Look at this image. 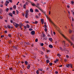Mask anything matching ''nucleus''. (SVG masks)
<instances>
[{
    "label": "nucleus",
    "instance_id": "1",
    "mask_svg": "<svg viewBox=\"0 0 74 74\" xmlns=\"http://www.w3.org/2000/svg\"><path fill=\"white\" fill-rule=\"evenodd\" d=\"M61 35L64 37V38H65L71 44V46L74 45V44L73 43H72V42H71L70 40L68 39V38H66V37H65L64 35H63V34H61Z\"/></svg>",
    "mask_w": 74,
    "mask_h": 74
},
{
    "label": "nucleus",
    "instance_id": "2",
    "mask_svg": "<svg viewBox=\"0 0 74 74\" xmlns=\"http://www.w3.org/2000/svg\"><path fill=\"white\" fill-rule=\"evenodd\" d=\"M36 5V7L38 9L42 11V9L40 7V4L39 3H37Z\"/></svg>",
    "mask_w": 74,
    "mask_h": 74
},
{
    "label": "nucleus",
    "instance_id": "3",
    "mask_svg": "<svg viewBox=\"0 0 74 74\" xmlns=\"http://www.w3.org/2000/svg\"><path fill=\"white\" fill-rule=\"evenodd\" d=\"M13 25L16 28H17L19 26V25L17 23H16L15 22L13 23Z\"/></svg>",
    "mask_w": 74,
    "mask_h": 74
},
{
    "label": "nucleus",
    "instance_id": "4",
    "mask_svg": "<svg viewBox=\"0 0 74 74\" xmlns=\"http://www.w3.org/2000/svg\"><path fill=\"white\" fill-rule=\"evenodd\" d=\"M66 66L68 68H69V67H70L71 68L73 67V65H72V64H66Z\"/></svg>",
    "mask_w": 74,
    "mask_h": 74
},
{
    "label": "nucleus",
    "instance_id": "5",
    "mask_svg": "<svg viewBox=\"0 0 74 74\" xmlns=\"http://www.w3.org/2000/svg\"><path fill=\"white\" fill-rule=\"evenodd\" d=\"M35 33V32L34 31H32L31 32V34L32 35H34Z\"/></svg>",
    "mask_w": 74,
    "mask_h": 74
},
{
    "label": "nucleus",
    "instance_id": "6",
    "mask_svg": "<svg viewBox=\"0 0 74 74\" xmlns=\"http://www.w3.org/2000/svg\"><path fill=\"white\" fill-rule=\"evenodd\" d=\"M30 3H31V5L33 6H36V4L34 3H33L32 2H30Z\"/></svg>",
    "mask_w": 74,
    "mask_h": 74
},
{
    "label": "nucleus",
    "instance_id": "7",
    "mask_svg": "<svg viewBox=\"0 0 74 74\" xmlns=\"http://www.w3.org/2000/svg\"><path fill=\"white\" fill-rule=\"evenodd\" d=\"M51 23L54 26L56 27V28H57V27L56 26L55 24H54V23H53L52 22H51Z\"/></svg>",
    "mask_w": 74,
    "mask_h": 74
},
{
    "label": "nucleus",
    "instance_id": "8",
    "mask_svg": "<svg viewBox=\"0 0 74 74\" xmlns=\"http://www.w3.org/2000/svg\"><path fill=\"white\" fill-rule=\"evenodd\" d=\"M49 48H50L51 49L53 48V46L52 45H49Z\"/></svg>",
    "mask_w": 74,
    "mask_h": 74
},
{
    "label": "nucleus",
    "instance_id": "9",
    "mask_svg": "<svg viewBox=\"0 0 74 74\" xmlns=\"http://www.w3.org/2000/svg\"><path fill=\"white\" fill-rule=\"evenodd\" d=\"M28 15V13H25V17L26 18H27Z\"/></svg>",
    "mask_w": 74,
    "mask_h": 74
},
{
    "label": "nucleus",
    "instance_id": "10",
    "mask_svg": "<svg viewBox=\"0 0 74 74\" xmlns=\"http://www.w3.org/2000/svg\"><path fill=\"white\" fill-rule=\"evenodd\" d=\"M41 22L42 24H44V20L42 18L41 19Z\"/></svg>",
    "mask_w": 74,
    "mask_h": 74
},
{
    "label": "nucleus",
    "instance_id": "11",
    "mask_svg": "<svg viewBox=\"0 0 74 74\" xmlns=\"http://www.w3.org/2000/svg\"><path fill=\"white\" fill-rule=\"evenodd\" d=\"M7 27L8 29H11V27L10 26V25H7Z\"/></svg>",
    "mask_w": 74,
    "mask_h": 74
},
{
    "label": "nucleus",
    "instance_id": "12",
    "mask_svg": "<svg viewBox=\"0 0 74 74\" xmlns=\"http://www.w3.org/2000/svg\"><path fill=\"white\" fill-rule=\"evenodd\" d=\"M8 15L10 16L11 17H12L13 16V14L12 13H10L9 14H8Z\"/></svg>",
    "mask_w": 74,
    "mask_h": 74
},
{
    "label": "nucleus",
    "instance_id": "13",
    "mask_svg": "<svg viewBox=\"0 0 74 74\" xmlns=\"http://www.w3.org/2000/svg\"><path fill=\"white\" fill-rule=\"evenodd\" d=\"M30 11L31 12L33 13V9L32 8L30 9Z\"/></svg>",
    "mask_w": 74,
    "mask_h": 74
},
{
    "label": "nucleus",
    "instance_id": "14",
    "mask_svg": "<svg viewBox=\"0 0 74 74\" xmlns=\"http://www.w3.org/2000/svg\"><path fill=\"white\" fill-rule=\"evenodd\" d=\"M48 39L47 37L46 36L43 38V40H47Z\"/></svg>",
    "mask_w": 74,
    "mask_h": 74
},
{
    "label": "nucleus",
    "instance_id": "15",
    "mask_svg": "<svg viewBox=\"0 0 74 74\" xmlns=\"http://www.w3.org/2000/svg\"><path fill=\"white\" fill-rule=\"evenodd\" d=\"M25 64L26 65H28V62L27 61H25Z\"/></svg>",
    "mask_w": 74,
    "mask_h": 74
},
{
    "label": "nucleus",
    "instance_id": "16",
    "mask_svg": "<svg viewBox=\"0 0 74 74\" xmlns=\"http://www.w3.org/2000/svg\"><path fill=\"white\" fill-rule=\"evenodd\" d=\"M26 44H27V45H30V43H29V42H27L26 43Z\"/></svg>",
    "mask_w": 74,
    "mask_h": 74
},
{
    "label": "nucleus",
    "instance_id": "17",
    "mask_svg": "<svg viewBox=\"0 0 74 74\" xmlns=\"http://www.w3.org/2000/svg\"><path fill=\"white\" fill-rule=\"evenodd\" d=\"M26 27H27V28L29 29L30 28V26L29 25H28V24H27L26 25Z\"/></svg>",
    "mask_w": 74,
    "mask_h": 74
},
{
    "label": "nucleus",
    "instance_id": "18",
    "mask_svg": "<svg viewBox=\"0 0 74 74\" xmlns=\"http://www.w3.org/2000/svg\"><path fill=\"white\" fill-rule=\"evenodd\" d=\"M71 39L73 41H74V37L73 36V37H71Z\"/></svg>",
    "mask_w": 74,
    "mask_h": 74
},
{
    "label": "nucleus",
    "instance_id": "19",
    "mask_svg": "<svg viewBox=\"0 0 74 74\" xmlns=\"http://www.w3.org/2000/svg\"><path fill=\"white\" fill-rule=\"evenodd\" d=\"M58 59H56V60L54 61V62L55 63H57V62H58Z\"/></svg>",
    "mask_w": 74,
    "mask_h": 74
},
{
    "label": "nucleus",
    "instance_id": "20",
    "mask_svg": "<svg viewBox=\"0 0 74 74\" xmlns=\"http://www.w3.org/2000/svg\"><path fill=\"white\" fill-rule=\"evenodd\" d=\"M35 12H39V11L38 10V9H36L35 10Z\"/></svg>",
    "mask_w": 74,
    "mask_h": 74
},
{
    "label": "nucleus",
    "instance_id": "21",
    "mask_svg": "<svg viewBox=\"0 0 74 74\" xmlns=\"http://www.w3.org/2000/svg\"><path fill=\"white\" fill-rule=\"evenodd\" d=\"M39 70H38L36 71V73L37 74H39Z\"/></svg>",
    "mask_w": 74,
    "mask_h": 74
},
{
    "label": "nucleus",
    "instance_id": "22",
    "mask_svg": "<svg viewBox=\"0 0 74 74\" xmlns=\"http://www.w3.org/2000/svg\"><path fill=\"white\" fill-rule=\"evenodd\" d=\"M50 62L49 61V60H46V63H49Z\"/></svg>",
    "mask_w": 74,
    "mask_h": 74
},
{
    "label": "nucleus",
    "instance_id": "23",
    "mask_svg": "<svg viewBox=\"0 0 74 74\" xmlns=\"http://www.w3.org/2000/svg\"><path fill=\"white\" fill-rule=\"evenodd\" d=\"M26 5L25 4H24L23 5V8H24V9H26Z\"/></svg>",
    "mask_w": 74,
    "mask_h": 74
},
{
    "label": "nucleus",
    "instance_id": "24",
    "mask_svg": "<svg viewBox=\"0 0 74 74\" xmlns=\"http://www.w3.org/2000/svg\"><path fill=\"white\" fill-rule=\"evenodd\" d=\"M38 70H39L40 71H41L42 72V68L39 69Z\"/></svg>",
    "mask_w": 74,
    "mask_h": 74
},
{
    "label": "nucleus",
    "instance_id": "25",
    "mask_svg": "<svg viewBox=\"0 0 74 74\" xmlns=\"http://www.w3.org/2000/svg\"><path fill=\"white\" fill-rule=\"evenodd\" d=\"M23 26V25L21 23H20L19 24V26Z\"/></svg>",
    "mask_w": 74,
    "mask_h": 74
},
{
    "label": "nucleus",
    "instance_id": "26",
    "mask_svg": "<svg viewBox=\"0 0 74 74\" xmlns=\"http://www.w3.org/2000/svg\"><path fill=\"white\" fill-rule=\"evenodd\" d=\"M3 12V10L1 9L0 10V14H1V13Z\"/></svg>",
    "mask_w": 74,
    "mask_h": 74
},
{
    "label": "nucleus",
    "instance_id": "27",
    "mask_svg": "<svg viewBox=\"0 0 74 74\" xmlns=\"http://www.w3.org/2000/svg\"><path fill=\"white\" fill-rule=\"evenodd\" d=\"M8 36L9 37H12V35L11 34H8Z\"/></svg>",
    "mask_w": 74,
    "mask_h": 74
},
{
    "label": "nucleus",
    "instance_id": "28",
    "mask_svg": "<svg viewBox=\"0 0 74 74\" xmlns=\"http://www.w3.org/2000/svg\"><path fill=\"white\" fill-rule=\"evenodd\" d=\"M44 26L45 27V28H47V26L46 24H45Z\"/></svg>",
    "mask_w": 74,
    "mask_h": 74
},
{
    "label": "nucleus",
    "instance_id": "29",
    "mask_svg": "<svg viewBox=\"0 0 74 74\" xmlns=\"http://www.w3.org/2000/svg\"><path fill=\"white\" fill-rule=\"evenodd\" d=\"M49 65L50 66H51L52 65V63L51 62L49 63Z\"/></svg>",
    "mask_w": 74,
    "mask_h": 74
},
{
    "label": "nucleus",
    "instance_id": "30",
    "mask_svg": "<svg viewBox=\"0 0 74 74\" xmlns=\"http://www.w3.org/2000/svg\"><path fill=\"white\" fill-rule=\"evenodd\" d=\"M33 30V29H32V28H29V30L30 31H32Z\"/></svg>",
    "mask_w": 74,
    "mask_h": 74
},
{
    "label": "nucleus",
    "instance_id": "31",
    "mask_svg": "<svg viewBox=\"0 0 74 74\" xmlns=\"http://www.w3.org/2000/svg\"><path fill=\"white\" fill-rule=\"evenodd\" d=\"M40 11H41L44 14H45L46 13V12L43 11V10H42H42H40Z\"/></svg>",
    "mask_w": 74,
    "mask_h": 74
},
{
    "label": "nucleus",
    "instance_id": "32",
    "mask_svg": "<svg viewBox=\"0 0 74 74\" xmlns=\"http://www.w3.org/2000/svg\"><path fill=\"white\" fill-rule=\"evenodd\" d=\"M57 56H58V57H60V56H61V55H60V54H59V53H58V54H57Z\"/></svg>",
    "mask_w": 74,
    "mask_h": 74
},
{
    "label": "nucleus",
    "instance_id": "33",
    "mask_svg": "<svg viewBox=\"0 0 74 74\" xmlns=\"http://www.w3.org/2000/svg\"><path fill=\"white\" fill-rule=\"evenodd\" d=\"M9 10V9L8 8H7L6 9V11L8 12V11Z\"/></svg>",
    "mask_w": 74,
    "mask_h": 74
},
{
    "label": "nucleus",
    "instance_id": "34",
    "mask_svg": "<svg viewBox=\"0 0 74 74\" xmlns=\"http://www.w3.org/2000/svg\"><path fill=\"white\" fill-rule=\"evenodd\" d=\"M6 3H8V4H9V1H6Z\"/></svg>",
    "mask_w": 74,
    "mask_h": 74
},
{
    "label": "nucleus",
    "instance_id": "35",
    "mask_svg": "<svg viewBox=\"0 0 74 74\" xmlns=\"http://www.w3.org/2000/svg\"><path fill=\"white\" fill-rule=\"evenodd\" d=\"M35 42H38V38H36V40H35Z\"/></svg>",
    "mask_w": 74,
    "mask_h": 74
},
{
    "label": "nucleus",
    "instance_id": "36",
    "mask_svg": "<svg viewBox=\"0 0 74 74\" xmlns=\"http://www.w3.org/2000/svg\"><path fill=\"white\" fill-rule=\"evenodd\" d=\"M43 37H44V38L46 36V35L45 34H43Z\"/></svg>",
    "mask_w": 74,
    "mask_h": 74
},
{
    "label": "nucleus",
    "instance_id": "37",
    "mask_svg": "<svg viewBox=\"0 0 74 74\" xmlns=\"http://www.w3.org/2000/svg\"><path fill=\"white\" fill-rule=\"evenodd\" d=\"M12 13H13V14L14 15H15V11H13Z\"/></svg>",
    "mask_w": 74,
    "mask_h": 74
},
{
    "label": "nucleus",
    "instance_id": "38",
    "mask_svg": "<svg viewBox=\"0 0 74 74\" xmlns=\"http://www.w3.org/2000/svg\"><path fill=\"white\" fill-rule=\"evenodd\" d=\"M16 47L15 46H13L12 47L14 49H15V48Z\"/></svg>",
    "mask_w": 74,
    "mask_h": 74
},
{
    "label": "nucleus",
    "instance_id": "39",
    "mask_svg": "<svg viewBox=\"0 0 74 74\" xmlns=\"http://www.w3.org/2000/svg\"><path fill=\"white\" fill-rule=\"evenodd\" d=\"M66 57L67 58H69V56L68 55H66Z\"/></svg>",
    "mask_w": 74,
    "mask_h": 74
},
{
    "label": "nucleus",
    "instance_id": "40",
    "mask_svg": "<svg viewBox=\"0 0 74 74\" xmlns=\"http://www.w3.org/2000/svg\"><path fill=\"white\" fill-rule=\"evenodd\" d=\"M16 6L15 5L13 6V8L14 9L16 8Z\"/></svg>",
    "mask_w": 74,
    "mask_h": 74
},
{
    "label": "nucleus",
    "instance_id": "41",
    "mask_svg": "<svg viewBox=\"0 0 74 74\" xmlns=\"http://www.w3.org/2000/svg\"><path fill=\"white\" fill-rule=\"evenodd\" d=\"M29 3L28 2H26L25 4V5H27V4Z\"/></svg>",
    "mask_w": 74,
    "mask_h": 74
},
{
    "label": "nucleus",
    "instance_id": "42",
    "mask_svg": "<svg viewBox=\"0 0 74 74\" xmlns=\"http://www.w3.org/2000/svg\"><path fill=\"white\" fill-rule=\"evenodd\" d=\"M71 4H73L74 3V2L73 1H72L71 2Z\"/></svg>",
    "mask_w": 74,
    "mask_h": 74
},
{
    "label": "nucleus",
    "instance_id": "43",
    "mask_svg": "<svg viewBox=\"0 0 74 74\" xmlns=\"http://www.w3.org/2000/svg\"><path fill=\"white\" fill-rule=\"evenodd\" d=\"M45 32H47V28H45Z\"/></svg>",
    "mask_w": 74,
    "mask_h": 74
},
{
    "label": "nucleus",
    "instance_id": "44",
    "mask_svg": "<svg viewBox=\"0 0 74 74\" xmlns=\"http://www.w3.org/2000/svg\"><path fill=\"white\" fill-rule=\"evenodd\" d=\"M45 47H43V49L44 51H46L45 50Z\"/></svg>",
    "mask_w": 74,
    "mask_h": 74
},
{
    "label": "nucleus",
    "instance_id": "45",
    "mask_svg": "<svg viewBox=\"0 0 74 74\" xmlns=\"http://www.w3.org/2000/svg\"><path fill=\"white\" fill-rule=\"evenodd\" d=\"M29 12V10H27L26 11V13H28V12Z\"/></svg>",
    "mask_w": 74,
    "mask_h": 74
},
{
    "label": "nucleus",
    "instance_id": "46",
    "mask_svg": "<svg viewBox=\"0 0 74 74\" xmlns=\"http://www.w3.org/2000/svg\"><path fill=\"white\" fill-rule=\"evenodd\" d=\"M46 51L47 52H50V50H47Z\"/></svg>",
    "mask_w": 74,
    "mask_h": 74
},
{
    "label": "nucleus",
    "instance_id": "47",
    "mask_svg": "<svg viewBox=\"0 0 74 74\" xmlns=\"http://www.w3.org/2000/svg\"><path fill=\"white\" fill-rule=\"evenodd\" d=\"M24 28L25 29H27V27L26 26H24Z\"/></svg>",
    "mask_w": 74,
    "mask_h": 74
},
{
    "label": "nucleus",
    "instance_id": "48",
    "mask_svg": "<svg viewBox=\"0 0 74 74\" xmlns=\"http://www.w3.org/2000/svg\"><path fill=\"white\" fill-rule=\"evenodd\" d=\"M40 45L41 46H43L44 45V44L43 43H41V44Z\"/></svg>",
    "mask_w": 74,
    "mask_h": 74
},
{
    "label": "nucleus",
    "instance_id": "49",
    "mask_svg": "<svg viewBox=\"0 0 74 74\" xmlns=\"http://www.w3.org/2000/svg\"><path fill=\"white\" fill-rule=\"evenodd\" d=\"M49 40L50 41H52V38H49Z\"/></svg>",
    "mask_w": 74,
    "mask_h": 74
},
{
    "label": "nucleus",
    "instance_id": "50",
    "mask_svg": "<svg viewBox=\"0 0 74 74\" xmlns=\"http://www.w3.org/2000/svg\"><path fill=\"white\" fill-rule=\"evenodd\" d=\"M0 19H3V17L1 16H0Z\"/></svg>",
    "mask_w": 74,
    "mask_h": 74
},
{
    "label": "nucleus",
    "instance_id": "51",
    "mask_svg": "<svg viewBox=\"0 0 74 74\" xmlns=\"http://www.w3.org/2000/svg\"><path fill=\"white\" fill-rule=\"evenodd\" d=\"M22 66V68H24V65H22V66Z\"/></svg>",
    "mask_w": 74,
    "mask_h": 74
},
{
    "label": "nucleus",
    "instance_id": "52",
    "mask_svg": "<svg viewBox=\"0 0 74 74\" xmlns=\"http://www.w3.org/2000/svg\"><path fill=\"white\" fill-rule=\"evenodd\" d=\"M60 50H62V51H63V50H62V47H60Z\"/></svg>",
    "mask_w": 74,
    "mask_h": 74
},
{
    "label": "nucleus",
    "instance_id": "53",
    "mask_svg": "<svg viewBox=\"0 0 74 74\" xmlns=\"http://www.w3.org/2000/svg\"><path fill=\"white\" fill-rule=\"evenodd\" d=\"M69 32L70 33H71L72 32V31L70 30H69Z\"/></svg>",
    "mask_w": 74,
    "mask_h": 74
},
{
    "label": "nucleus",
    "instance_id": "54",
    "mask_svg": "<svg viewBox=\"0 0 74 74\" xmlns=\"http://www.w3.org/2000/svg\"><path fill=\"white\" fill-rule=\"evenodd\" d=\"M38 23V22L37 21H36L35 22V23L36 24L37 23Z\"/></svg>",
    "mask_w": 74,
    "mask_h": 74
},
{
    "label": "nucleus",
    "instance_id": "55",
    "mask_svg": "<svg viewBox=\"0 0 74 74\" xmlns=\"http://www.w3.org/2000/svg\"><path fill=\"white\" fill-rule=\"evenodd\" d=\"M45 58H46V59H48V57H47V55H46L45 56Z\"/></svg>",
    "mask_w": 74,
    "mask_h": 74
},
{
    "label": "nucleus",
    "instance_id": "56",
    "mask_svg": "<svg viewBox=\"0 0 74 74\" xmlns=\"http://www.w3.org/2000/svg\"><path fill=\"white\" fill-rule=\"evenodd\" d=\"M41 54L42 55H43L44 54L43 52L42 51H41Z\"/></svg>",
    "mask_w": 74,
    "mask_h": 74
},
{
    "label": "nucleus",
    "instance_id": "57",
    "mask_svg": "<svg viewBox=\"0 0 74 74\" xmlns=\"http://www.w3.org/2000/svg\"><path fill=\"white\" fill-rule=\"evenodd\" d=\"M8 1H9L11 2V3H12V0H8Z\"/></svg>",
    "mask_w": 74,
    "mask_h": 74
},
{
    "label": "nucleus",
    "instance_id": "58",
    "mask_svg": "<svg viewBox=\"0 0 74 74\" xmlns=\"http://www.w3.org/2000/svg\"><path fill=\"white\" fill-rule=\"evenodd\" d=\"M30 67V64L28 65V68L29 69Z\"/></svg>",
    "mask_w": 74,
    "mask_h": 74
},
{
    "label": "nucleus",
    "instance_id": "59",
    "mask_svg": "<svg viewBox=\"0 0 74 74\" xmlns=\"http://www.w3.org/2000/svg\"><path fill=\"white\" fill-rule=\"evenodd\" d=\"M16 12L17 14L19 13L18 11L17 10H16Z\"/></svg>",
    "mask_w": 74,
    "mask_h": 74
},
{
    "label": "nucleus",
    "instance_id": "60",
    "mask_svg": "<svg viewBox=\"0 0 74 74\" xmlns=\"http://www.w3.org/2000/svg\"><path fill=\"white\" fill-rule=\"evenodd\" d=\"M0 6L1 7H2L3 6V5H2V4H1L0 5Z\"/></svg>",
    "mask_w": 74,
    "mask_h": 74
},
{
    "label": "nucleus",
    "instance_id": "61",
    "mask_svg": "<svg viewBox=\"0 0 74 74\" xmlns=\"http://www.w3.org/2000/svg\"><path fill=\"white\" fill-rule=\"evenodd\" d=\"M25 23H29V21H25Z\"/></svg>",
    "mask_w": 74,
    "mask_h": 74
},
{
    "label": "nucleus",
    "instance_id": "62",
    "mask_svg": "<svg viewBox=\"0 0 74 74\" xmlns=\"http://www.w3.org/2000/svg\"><path fill=\"white\" fill-rule=\"evenodd\" d=\"M36 18H39V17L38 16V15L36 16Z\"/></svg>",
    "mask_w": 74,
    "mask_h": 74
},
{
    "label": "nucleus",
    "instance_id": "63",
    "mask_svg": "<svg viewBox=\"0 0 74 74\" xmlns=\"http://www.w3.org/2000/svg\"><path fill=\"white\" fill-rule=\"evenodd\" d=\"M1 38H2L3 37H4L3 35H1Z\"/></svg>",
    "mask_w": 74,
    "mask_h": 74
},
{
    "label": "nucleus",
    "instance_id": "64",
    "mask_svg": "<svg viewBox=\"0 0 74 74\" xmlns=\"http://www.w3.org/2000/svg\"><path fill=\"white\" fill-rule=\"evenodd\" d=\"M55 73L56 74H57L58 73V71H56L55 72Z\"/></svg>",
    "mask_w": 74,
    "mask_h": 74
}]
</instances>
